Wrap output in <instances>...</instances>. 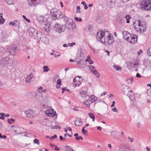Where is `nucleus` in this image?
<instances>
[{
	"instance_id": "nucleus-51",
	"label": "nucleus",
	"mask_w": 151,
	"mask_h": 151,
	"mask_svg": "<svg viewBox=\"0 0 151 151\" xmlns=\"http://www.w3.org/2000/svg\"><path fill=\"white\" fill-rule=\"evenodd\" d=\"M116 134V132L115 131H113L111 132V135L112 136H114Z\"/></svg>"
},
{
	"instance_id": "nucleus-18",
	"label": "nucleus",
	"mask_w": 151,
	"mask_h": 151,
	"mask_svg": "<svg viewBox=\"0 0 151 151\" xmlns=\"http://www.w3.org/2000/svg\"><path fill=\"white\" fill-rule=\"evenodd\" d=\"M131 34L129 32L126 31H124L122 32V34L124 39L127 41L129 38V37L131 36Z\"/></svg>"
},
{
	"instance_id": "nucleus-49",
	"label": "nucleus",
	"mask_w": 151,
	"mask_h": 151,
	"mask_svg": "<svg viewBox=\"0 0 151 151\" xmlns=\"http://www.w3.org/2000/svg\"><path fill=\"white\" fill-rule=\"evenodd\" d=\"M76 9H77V10H78V11H77L76 12V13H77L78 12H79V13H80L81 12V11H80V9H81V8H80V7L79 6H77L76 7Z\"/></svg>"
},
{
	"instance_id": "nucleus-60",
	"label": "nucleus",
	"mask_w": 151,
	"mask_h": 151,
	"mask_svg": "<svg viewBox=\"0 0 151 151\" xmlns=\"http://www.w3.org/2000/svg\"><path fill=\"white\" fill-rule=\"evenodd\" d=\"M60 141H63L64 140H65V138H63V137L61 136H60Z\"/></svg>"
},
{
	"instance_id": "nucleus-45",
	"label": "nucleus",
	"mask_w": 151,
	"mask_h": 151,
	"mask_svg": "<svg viewBox=\"0 0 151 151\" xmlns=\"http://www.w3.org/2000/svg\"><path fill=\"white\" fill-rule=\"evenodd\" d=\"M51 128L52 129H55L57 128L60 129L61 128V127L60 126L58 125L55 126H52Z\"/></svg>"
},
{
	"instance_id": "nucleus-48",
	"label": "nucleus",
	"mask_w": 151,
	"mask_h": 151,
	"mask_svg": "<svg viewBox=\"0 0 151 151\" xmlns=\"http://www.w3.org/2000/svg\"><path fill=\"white\" fill-rule=\"evenodd\" d=\"M74 136H75V139L77 140H79V137H78V133L74 134Z\"/></svg>"
},
{
	"instance_id": "nucleus-44",
	"label": "nucleus",
	"mask_w": 151,
	"mask_h": 151,
	"mask_svg": "<svg viewBox=\"0 0 151 151\" xmlns=\"http://www.w3.org/2000/svg\"><path fill=\"white\" fill-rule=\"evenodd\" d=\"M33 141L35 144H36L38 145H40V142L38 139H34Z\"/></svg>"
},
{
	"instance_id": "nucleus-22",
	"label": "nucleus",
	"mask_w": 151,
	"mask_h": 151,
	"mask_svg": "<svg viewBox=\"0 0 151 151\" xmlns=\"http://www.w3.org/2000/svg\"><path fill=\"white\" fill-rule=\"evenodd\" d=\"M33 77V74L32 73L27 76L25 78V81L27 83H29L31 82V80Z\"/></svg>"
},
{
	"instance_id": "nucleus-53",
	"label": "nucleus",
	"mask_w": 151,
	"mask_h": 151,
	"mask_svg": "<svg viewBox=\"0 0 151 151\" xmlns=\"http://www.w3.org/2000/svg\"><path fill=\"white\" fill-rule=\"evenodd\" d=\"M112 110L113 112H118V109L115 107H114L112 109Z\"/></svg>"
},
{
	"instance_id": "nucleus-59",
	"label": "nucleus",
	"mask_w": 151,
	"mask_h": 151,
	"mask_svg": "<svg viewBox=\"0 0 151 151\" xmlns=\"http://www.w3.org/2000/svg\"><path fill=\"white\" fill-rule=\"evenodd\" d=\"M128 139L130 140V141L132 142H133L134 140V139L132 138H131L130 137H128Z\"/></svg>"
},
{
	"instance_id": "nucleus-28",
	"label": "nucleus",
	"mask_w": 151,
	"mask_h": 151,
	"mask_svg": "<svg viewBox=\"0 0 151 151\" xmlns=\"http://www.w3.org/2000/svg\"><path fill=\"white\" fill-rule=\"evenodd\" d=\"M75 124L77 126H80L82 125L83 122L81 119L76 120L74 122Z\"/></svg>"
},
{
	"instance_id": "nucleus-7",
	"label": "nucleus",
	"mask_w": 151,
	"mask_h": 151,
	"mask_svg": "<svg viewBox=\"0 0 151 151\" xmlns=\"http://www.w3.org/2000/svg\"><path fill=\"white\" fill-rule=\"evenodd\" d=\"M65 20H67L66 22L65 26L68 29L70 30H72L75 27V24H73V20L70 18L66 17L65 18Z\"/></svg>"
},
{
	"instance_id": "nucleus-32",
	"label": "nucleus",
	"mask_w": 151,
	"mask_h": 151,
	"mask_svg": "<svg viewBox=\"0 0 151 151\" xmlns=\"http://www.w3.org/2000/svg\"><path fill=\"white\" fill-rule=\"evenodd\" d=\"M89 116L92 119V121L94 122L95 120V117L94 115L92 113H89L88 114Z\"/></svg>"
},
{
	"instance_id": "nucleus-5",
	"label": "nucleus",
	"mask_w": 151,
	"mask_h": 151,
	"mask_svg": "<svg viewBox=\"0 0 151 151\" xmlns=\"http://www.w3.org/2000/svg\"><path fill=\"white\" fill-rule=\"evenodd\" d=\"M141 7L145 10L151 9V1L150 0H143L141 3Z\"/></svg>"
},
{
	"instance_id": "nucleus-33",
	"label": "nucleus",
	"mask_w": 151,
	"mask_h": 151,
	"mask_svg": "<svg viewBox=\"0 0 151 151\" xmlns=\"http://www.w3.org/2000/svg\"><path fill=\"white\" fill-rule=\"evenodd\" d=\"M64 148L66 151H74L72 148L67 145L65 146Z\"/></svg>"
},
{
	"instance_id": "nucleus-2",
	"label": "nucleus",
	"mask_w": 151,
	"mask_h": 151,
	"mask_svg": "<svg viewBox=\"0 0 151 151\" xmlns=\"http://www.w3.org/2000/svg\"><path fill=\"white\" fill-rule=\"evenodd\" d=\"M133 25L135 30L139 33L144 32L146 29V25L144 22L138 20L135 22Z\"/></svg>"
},
{
	"instance_id": "nucleus-38",
	"label": "nucleus",
	"mask_w": 151,
	"mask_h": 151,
	"mask_svg": "<svg viewBox=\"0 0 151 151\" xmlns=\"http://www.w3.org/2000/svg\"><path fill=\"white\" fill-rule=\"evenodd\" d=\"M134 63H129L128 65V67L129 69H130L131 68H132L134 67Z\"/></svg>"
},
{
	"instance_id": "nucleus-52",
	"label": "nucleus",
	"mask_w": 151,
	"mask_h": 151,
	"mask_svg": "<svg viewBox=\"0 0 151 151\" xmlns=\"http://www.w3.org/2000/svg\"><path fill=\"white\" fill-rule=\"evenodd\" d=\"M82 132L83 134H86V133H87V131L84 129H82Z\"/></svg>"
},
{
	"instance_id": "nucleus-34",
	"label": "nucleus",
	"mask_w": 151,
	"mask_h": 151,
	"mask_svg": "<svg viewBox=\"0 0 151 151\" xmlns=\"http://www.w3.org/2000/svg\"><path fill=\"white\" fill-rule=\"evenodd\" d=\"M117 20L119 23H122V19L121 16H118L117 17Z\"/></svg>"
},
{
	"instance_id": "nucleus-12",
	"label": "nucleus",
	"mask_w": 151,
	"mask_h": 151,
	"mask_svg": "<svg viewBox=\"0 0 151 151\" xmlns=\"http://www.w3.org/2000/svg\"><path fill=\"white\" fill-rule=\"evenodd\" d=\"M41 1L42 0H28V4L31 7L36 6L41 2Z\"/></svg>"
},
{
	"instance_id": "nucleus-42",
	"label": "nucleus",
	"mask_w": 151,
	"mask_h": 151,
	"mask_svg": "<svg viewBox=\"0 0 151 151\" xmlns=\"http://www.w3.org/2000/svg\"><path fill=\"white\" fill-rule=\"evenodd\" d=\"M6 2L9 5L12 4L14 3L13 0H7Z\"/></svg>"
},
{
	"instance_id": "nucleus-36",
	"label": "nucleus",
	"mask_w": 151,
	"mask_h": 151,
	"mask_svg": "<svg viewBox=\"0 0 151 151\" xmlns=\"http://www.w3.org/2000/svg\"><path fill=\"white\" fill-rule=\"evenodd\" d=\"M5 20L3 18L2 16H0V24H2L4 23Z\"/></svg>"
},
{
	"instance_id": "nucleus-62",
	"label": "nucleus",
	"mask_w": 151,
	"mask_h": 151,
	"mask_svg": "<svg viewBox=\"0 0 151 151\" xmlns=\"http://www.w3.org/2000/svg\"><path fill=\"white\" fill-rule=\"evenodd\" d=\"M136 77L137 78H141L142 77V76L140 75L139 74L137 73L136 74Z\"/></svg>"
},
{
	"instance_id": "nucleus-37",
	"label": "nucleus",
	"mask_w": 151,
	"mask_h": 151,
	"mask_svg": "<svg viewBox=\"0 0 151 151\" xmlns=\"http://www.w3.org/2000/svg\"><path fill=\"white\" fill-rule=\"evenodd\" d=\"M15 121V120L11 118L10 119H7L8 122L9 124H12V123L14 122Z\"/></svg>"
},
{
	"instance_id": "nucleus-58",
	"label": "nucleus",
	"mask_w": 151,
	"mask_h": 151,
	"mask_svg": "<svg viewBox=\"0 0 151 151\" xmlns=\"http://www.w3.org/2000/svg\"><path fill=\"white\" fill-rule=\"evenodd\" d=\"M76 44L75 42H72L70 43H68V45H69L70 47L72 46L73 45H75Z\"/></svg>"
},
{
	"instance_id": "nucleus-43",
	"label": "nucleus",
	"mask_w": 151,
	"mask_h": 151,
	"mask_svg": "<svg viewBox=\"0 0 151 151\" xmlns=\"http://www.w3.org/2000/svg\"><path fill=\"white\" fill-rule=\"evenodd\" d=\"M6 2L9 5L12 4L14 3L13 0H7Z\"/></svg>"
},
{
	"instance_id": "nucleus-39",
	"label": "nucleus",
	"mask_w": 151,
	"mask_h": 151,
	"mask_svg": "<svg viewBox=\"0 0 151 151\" xmlns=\"http://www.w3.org/2000/svg\"><path fill=\"white\" fill-rule=\"evenodd\" d=\"M0 115L1 116H0V119L4 120L5 119L4 116L5 115V113H1L0 114Z\"/></svg>"
},
{
	"instance_id": "nucleus-35",
	"label": "nucleus",
	"mask_w": 151,
	"mask_h": 151,
	"mask_svg": "<svg viewBox=\"0 0 151 151\" xmlns=\"http://www.w3.org/2000/svg\"><path fill=\"white\" fill-rule=\"evenodd\" d=\"M125 18L126 19V22L127 23L129 22V19H131L130 16L128 15H127L125 17Z\"/></svg>"
},
{
	"instance_id": "nucleus-15",
	"label": "nucleus",
	"mask_w": 151,
	"mask_h": 151,
	"mask_svg": "<svg viewBox=\"0 0 151 151\" xmlns=\"http://www.w3.org/2000/svg\"><path fill=\"white\" fill-rule=\"evenodd\" d=\"M45 113L47 116L54 117L55 116L56 112L54 109H50L46 111Z\"/></svg>"
},
{
	"instance_id": "nucleus-41",
	"label": "nucleus",
	"mask_w": 151,
	"mask_h": 151,
	"mask_svg": "<svg viewBox=\"0 0 151 151\" xmlns=\"http://www.w3.org/2000/svg\"><path fill=\"white\" fill-rule=\"evenodd\" d=\"M147 55L150 56H151V47H150L147 51Z\"/></svg>"
},
{
	"instance_id": "nucleus-30",
	"label": "nucleus",
	"mask_w": 151,
	"mask_h": 151,
	"mask_svg": "<svg viewBox=\"0 0 151 151\" xmlns=\"http://www.w3.org/2000/svg\"><path fill=\"white\" fill-rule=\"evenodd\" d=\"M29 31L33 35H35L37 32L36 30L33 27H30L29 29Z\"/></svg>"
},
{
	"instance_id": "nucleus-56",
	"label": "nucleus",
	"mask_w": 151,
	"mask_h": 151,
	"mask_svg": "<svg viewBox=\"0 0 151 151\" xmlns=\"http://www.w3.org/2000/svg\"><path fill=\"white\" fill-rule=\"evenodd\" d=\"M137 126L138 128H139L141 126V124L140 122H138L137 123Z\"/></svg>"
},
{
	"instance_id": "nucleus-13",
	"label": "nucleus",
	"mask_w": 151,
	"mask_h": 151,
	"mask_svg": "<svg viewBox=\"0 0 151 151\" xmlns=\"http://www.w3.org/2000/svg\"><path fill=\"white\" fill-rule=\"evenodd\" d=\"M26 116L27 117L30 118H33L35 117V114L33 110L31 109L25 111Z\"/></svg>"
},
{
	"instance_id": "nucleus-20",
	"label": "nucleus",
	"mask_w": 151,
	"mask_h": 151,
	"mask_svg": "<svg viewBox=\"0 0 151 151\" xmlns=\"http://www.w3.org/2000/svg\"><path fill=\"white\" fill-rule=\"evenodd\" d=\"M9 24L12 25L13 26H15L19 28L20 26L19 22L17 20H15L13 22H10L9 23Z\"/></svg>"
},
{
	"instance_id": "nucleus-9",
	"label": "nucleus",
	"mask_w": 151,
	"mask_h": 151,
	"mask_svg": "<svg viewBox=\"0 0 151 151\" xmlns=\"http://www.w3.org/2000/svg\"><path fill=\"white\" fill-rule=\"evenodd\" d=\"M63 26L56 23L55 25L54 28L57 32L60 33L65 30L64 28H63Z\"/></svg>"
},
{
	"instance_id": "nucleus-50",
	"label": "nucleus",
	"mask_w": 151,
	"mask_h": 151,
	"mask_svg": "<svg viewBox=\"0 0 151 151\" xmlns=\"http://www.w3.org/2000/svg\"><path fill=\"white\" fill-rule=\"evenodd\" d=\"M22 17L24 19H25L28 22H30V20L26 18V17L25 15H23L22 16Z\"/></svg>"
},
{
	"instance_id": "nucleus-4",
	"label": "nucleus",
	"mask_w": 151,
	"mask_h": 151,
	"mask_svg": "<svg viewBox=\"0 0 151 151\" xmlns=\"http://www.w3.org/2000/svg\"><path fill=\"white\" fill-rule=\"evenodd\" d=\"M10 60L9 57H2L0 59V65L3 68H6L9 65Z\"/></svg>"
},
{
	"instance_id": "nucleus-6",
	"label": "nucleus",
	"mask_w": 151,
	"mask_h": 151,
	"mask_svg": "<svg viewBox=\"0 0 151 151\" xmlns=\"http://www.w3.org/2000/svg\"><path fill=\"white\" fill-rule=\"evenodd\" d=\"M35 97L37 102L40 103H42L47 100L46 97L43 96L39 91L36 93Z\"/></svg>"
},
{
	"instance_id": "nucleus-47",
	"label": "nucleus",
	"mask_w": 151,
	"mask_h": 151,
	"mask_svg": "<svg viewBox=\"0 0 151 151\" xmlns=\"http://www.w3.org/2000/svg\"><path fill=\"white\" fill-rule=\"evenodd\" d=\"M57 136L56 135H54L53 136H52L50 138V140L52 141L54 139L57 138Z\"/></svg>"
},
{
	"instance_id": "nucleus-19",
	"label": "nucleus",
	"mask_w": 151,
	"mask_h": 151,
	"mask_svg": "<svg viewBox=\"0 0 151 151\" xmlns=\"http://www.w3.org/2000/svg\"><path fill=\"white\" fill-rule=\"evenodd\" d=\"M126 95L128 96L131 100L132 101L135 100V97L132 90H130Z\"/></svg>"
},
{
	"instance_id": "nucleus-55",
	"label": "nucleus",
	"mask_w": 151,
	"mask_h": 151,
	"mask_svg": "<svg viewBox=\"0 0 151 151\" xmlns=\"http://www.w3.org/2000/svg\"><path fill=\"white\" fill-rule=\"evenodd\" d=\"M57 83L58 84L61 85V80L60 79H58L57 81Z\"/></svg>"
},
{
	"instance_id": "nucleus-17",
	"label": "nucleus",
	"mask_w": 151,
	"mask_h": 151,
	"mask_svg": "<svg viewBox=\"0 0 151 151\" xmlns=\"http://www.w3.org/2000/svg\"><path fill=\"white\" fill-rule=\"evenodd\" d=\"M49 18H50V16L49 14L46 15L44 16L41 17V20L40 21V23L41 24H44L45 23H47V22Z\"/></svg>"
},
{
	"instance_id": "nucleus-10",
	"label": "nucleus",
	"mask_w": 151,
	"mask_h": 151,
	"mask_svg": "<svg viewBox=\"0 0 151 151\" xmlns=\"http://www.w3.org/2000/svg\"><path fill=\"white\" fill-rule=\"evenodd\" d=\"M128 40V42L132 44L136 43L137 40V36L132 34H131Z\"/></svg>"
},
{
	"instance_id": "nucleus-3",
	"label": "nucleus",
	"mask_w": 151,
	"mask_h": 151,
	"mask_svg": "<svg viewBox=\"0 0 151 151\" xmlns=\"http://www.w3.org/2000/svg\"><path fill=\"white\" fill-rule=\"evenodd\" d=\"M51 14L54 19H60L63 17L61 15L60 11L56 8L52 9L50 10Z\"/></svg>"
},
{
	"instance_id": "nucleus-21",
	"label": "nucleus",
	"mask_w": 151,
	"mask_h": 151,
	"mask_svg": "<svg viewBox=\"0 0 151 151\" xmlns=\"http://www.w3.org/2000/svg\"><path fill=\"white\" fill-rule=\"evenodd\" d=\"M91 103L92 102L91 101V99L89 98L83 101L84 105H85L88 108H89L90 107V106Z\"/></svg>"
},
{
	"instance_id": "nucleus-31",
	"label": "nucleus",
	"mask_w": 151,
	"mask_h": 151,
	"mask_svg": "<svg viewBox=\"0 0 151 151\" xmlns=\"http://www.w3.org/2000/svg\"><path fill=\"white\" fill-rule=\"evenodd\" d=\"M113 68L117 71H121L122 68L119 66L114 65H113Z\"/></svg>"
},
{
	"instance_id": "nucleus-29",
	"label": "nucleus",
	"mask_w": 151,
	"mask_h": 151,
	"mask_svg": "<svg viewBox=\"0 0 151 151\" xmlns=\"http://www.w3.org/2000/svg\"><path fill=\"white\" fill-rule=\"evenodd\" d=\"M80 95L82 97L86 98L87 95V93L85 91H81L80 93Z\"/></svg>"
},
{
	"instance_id": "nucleus-40",
	"label": "nucleus",
	"mask_w": 151,
	"mask_h": 151,
	"mask_svg": "<svg viewBox=\"0 0 151 151\" xmlns=\"http://www.w3.org/2000/svg\"><path fill=\"white\" fill-rule=\"evenodd\" d=\"M43 69H44V71L46 72H48L49 70L48 66H44L43 67Z\"/></svg>"
},
{
	"instance_id": "nucleus-23",
	"label": "nucleus",
	"mask_w": 151,
	"mask_h": 151,
	"mask_svg": "<svg viewBox=\"0 0 151 151\" xmlns=\"http://www.w3.org/2000/svg\"><path fill=\"white\" fill-rule=\"evenodd\" d=\"M41 25H42V27H43V25H44L43 27L45 31L47 32H48L49 31L50 24L49 23H44V24H42Z\"/></svg>"
},
{
	"instance_id": "nucleus-16",
	"label": "nucleus",
	"mask_w": 151,
	"mask_h": 151,
	"mask_svg": "<svg viewBox=\"0 0 151 151\" xmlns=\"http://www.w3.org/2000/svg\"><path fill=\"white\" fill-rule=\"evenodd\" d=\"M90 71L97 77L99 78L100 77V75L99 73L96 69L95 68L92 66L90 65L89 67Z\"/></svg>"
},
{
	"instance_id": "nucleus-11",
	"label": "nucleus",
	"mask_w": 151,
	"mask_h": 151,
	"mask_svg": "<svg viewBox=\"0 0 151 151\" xmlns=\"http://www.w3.org/2000/svg\"><path fill=\"white\" fill-rule=\"evenodd\" d=\"M7 51L9 52L10 54L13 55H15L17 52V49H16L14 45H10L7 48Z\"/></svg>"
},
{
	"instance_id": "nucleus-57",
	"label": "nucleus",
	"mask_w": 151,
	"mask_h": 151,
	"mask_svg": "<svg viewBox=\"0 0 151 151\" xmlns=\"http://www.w3.org/2000/svg\"><path fill=\"white\" fill-rule=\"evenodd\" d=\"M4 37H3L4 38H5V39H6L8 38L9 37V35L7 34H6L4 35Z\"/></svg>"
},
{
	"instance_id": "nucleus-27",
	"label": "nucleus",
	"mask_w": 151,
	"mask_h": 151,
	"mask_svg": "<svg viewBox=\"0 0 151 151\" xmlns=\"http://www.w3.org/2000/svg\"><path fill=\"white\" fill-rule=\"evenodd\" d=\"M89 98L91 99L92 103L95 102L97 100V98L94 95H91Z\"/></svg>"
},
{
	"instance_id": "nucleus-24",
	"label": "nucleus",
	"mask_w": 151,
	"mask_h": 151,
	"mask_svg": "<svg viewBox=\"0 0 151 151\" xmlns=\"http://www.w3.org/2000/svg\"><path fill=\"white\" fill-rule=\"evenodd\" d=\"M81 57V54L77 53V58L76 59V61L78 65H80L81 63L83 61V58L79 59V57Z\"/></svg>"
},
{
	"instance_id": "nucleus-26",
	"label": "nucleus",
	"mask_w": 151,
	"mask_h": 151,
	"mask_svg": "<svg viewBox=\"0 0 151 151\" xmlns=\"http://www.w3.org/2000/svg\"><path fill=\"white\" fill-rule=\"evenodd\" d=\"M125 81L127 82V84L129 85L130 84H132L133 83L134 80L133 78L131 77L130 78H127L126 79Z\"/></svg>"
},
{
	"instance_id": "nucleus-1",
	"label": "nucleus",
	"mask_w": 151,
	"mask_h": 151,
	"mask_svg": "<svg viewBox=\"0 0 151 151\" xmlns=\"http://www.w3.org/2000/svg\"><path fill=\"white\" fill-rule=\"evenodd\" d=\"M96 38L98 41L106 45H111L114 42L112 35L105 29L98 32L96 35Z\"/></svg>"
},
{
	"instance_id": "nucleus-61",
	"label": "nucleus",
	"mask_w": 151,
	"mask_h": 151,
	"mask_svg": "<svg viewBox=\"0 0 151 151\" xmlns=\"http://www.w3.org/2000/svg\"><path fill=\"white\" fill-rule=\"evenodd\" d=\"M107 94V92H104L102 93H101V96H103L106 95Z\"/></svg>"
},
{
	"instance_id": "nucleus-63",
	"label": "nucleus",
	"mask_w": 151,
	"mask_h": 151,
	"mask_svg": "<svg viewBox=\"0 0 151 151\" xmlns=\"http://www.w3.org/2000/svg\"><path fill=\"white\" fill-rule=\"evenodd\" d=\"M115 101H113L112 102V105H111V107H113L114 106V105L115 104Z\"/></svg>"
},
{
	"instance_id": "nucleus-25",
	"label": "nucleus",
	"mask_w": 151,
	"mask_h": 151,
	"mask_svg": "<svg viewBox=\"0 0 151 151\" xmlns=\"http://www.w3.org/2000/svg\"><path fill=\"white\" fill-rule=\"evenodd\" d=\"M107 2L108 7H111L114 5V0H107Z\"/></svg>"
},
{
	"instance_id": "nucleus-46",
	"label": "nucleus",
	"mask_w": 151,
	"mask_h": 151,
	"mask_svg": "<svg viewBox=\"0 0 151 151\" xmlns=\"http://www.w3.org/2000/svg\"><path fill=\"white\" fill-rule=\"evenodd\" d=\"M6 137L5 135H4L3 136H2L1 133H0V139H6Z\"/></svg>"
},
{
	"instance_id": "nucleus-54",
	"label": "nucleus",
	"mask_w": 151,
	"mask_h": 151,
	"mask_svg": "<svg viewBox=\"0 0 151 151\" xmlns=\"http://www.w3.org/2000/svg\"><path fill=\"white\" fill-rule=\"evenodd\" d=\"M75 20L76 21H82V19L80 18H79V19H78V18L77 17H75Z\"/></svg>"
},
{
	"instance_id": "nucleus-8",
	"label": "nucleus",
	"mask_w": 151,
	"mask_h": 151,
	"mask_svg": "<svg viewBox=\"0 0 151 151\" xmlns=\"http://www.w3.org/2000/svg\"><path fill=\"white\" fill-rule=\"evenodd\" d=\"M83 78L81 76H78L76 77L73 79V86H78L83 81Z\"/></svg>"
},
{
	"instance_id": "nucleus-64",
	"label": "nucleus",
	"mask_w": 151,
	"mask_h": 151,
	"mask_svg": "<svg viewBox=\"0 0 151 151\" xmlns=\"http://www.w3.org/2000/svg\"><path fill=\"white\" fill-rule=\"evenodd\" d=\"M88 62L89 63L90 65H91L93 63V61L91 59L90 60V61H89Z\"/></svg>"
},
{
	"instance_id": "nucleus-14",
	"label": "nucleus",
	"mask_w": 151,
	"mask_h": 151,
	"mask_svg": "<svg viewBox=\"0 0 151 151\" xmlns=\"http://www.w3.org/2000/svg\"><path fill=\"white\" fill-rule=\"evenodd\" d=\"M121 89L122 93L125 95L130 90L129 87L124 84H123L121 85Z\"/></svg>"
}]
</instances>
